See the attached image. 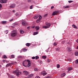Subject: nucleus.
<instances>
[{
	"mask_svg": "<svg viewBox=\"0 0 78 78\" xmlns=\"http://www.w3.org/2000/svg\"><path fill=\"white\" fill-rule=\"evenodd\" d=\"M32 59H35V57H33L32 58Z\"/></svg>",
	"mask_w": 78,
	"mask_h": 78,
	"instance_id": "nucleus-48",
	"label": "nucleus"
},
{
	"mask_svg": "<svg viewBox=\"0 0 78 78\" xmlns=\"http://www.w3.org/2000/svg\"><path fill=\"white\" fill-rule=\"evenodd\" d=\"M7 2V0H1L0 1V3H5Z\"/></svg>",
	"mask_w": 78,
	"mask_h": 78,
	"instance_id": "nucleus-3",
	"label": "nucleus"
},
{
	"mask_svg": "<svg viewBox=\"0 0 78 78\" xmlns=\"http://www.w3.org/2000/svg\"><path fill=\"white\" fill-rule=\"evenodd\" d=\"M7 22L6 21H2L1 22V23H2V24H6V23Z\"/></svg>",
	"mask_w": 78,
	"mask_h": 78,
	"instance_id": "nucleus-12",
	"label": "nucleus"
},
{
	"mask_svg": "<svg viewBox=\"0 0 78 78\" xmlns=\"http://www.w3.org/2000/svg\"><path fill=\"white\" fill-rule=\"evenodd\" d=\"M54 46H56L57 45V44L56 43V42H55L54 43Z\"/></svg>",
	"mask_w": 78,
	"mask_h": 78,
	"instance_id": "nucleus-35",
	"label": "nucleus"
},
{
	"mask_svg": "<svg viewBox=\"0 0 78 78\" xmlns=\"http://www.w3.org/2000/svg\"><path fill=\"white\" fill-rule=\"evenodd\" d=\"M13 20V19H12L11 20H9V22H12Z\"/></svg>",
	"mask_w": 78,
	"mask_h": 78,
	"instance_id": "nucleus-46",
	"label": "nucleus"
},
{
	"mask_svg": "<svg viewBox=\"0 0 78 78\" xmlns=\"http://www.w3.org/2000/svg\"><path fill=\"white\" fill-rule=\"evenodd\" d=\"M68 51H72V48H68Z\"/></svg>",
	"mask_w": 78,
	"mask_h": 78,
	"instance_id": "nucleus-22",
	"label": "nucleus"
},
{
	"mask_svg": "<svg viewBox=\"0 0 78 78\" xmlns=\"http://www.w3.org/2000/svg\"><path fill=\"white\" fill-rule=\"evenodd\" d=\"M66 76V73H64L63 74H62L61 76L62 77V76Z\"/></svg>",
	"mask_w": 78,
	"mask_h": 78,
	"instance_id": "nucleus-28",
	"label": "nucleus"
},
{
	"mask_svg": "<svg viewBox=\"0 0 78 78\" xmlns=\"http://www.w3.org/2000/svg\"><path fill=\"white\" fill-rule=\"evenodd\" d=\"M14 26H12V28H14V27L16 26V23H14Z\"/></svg>",
	"mask_w": 78,
	"mask_h": 78,
	"instance_id": "nucleus-39",
	"label": "nucleus"
},
{
	"mask_svg": "<svg viewBox=\"0 0 78 78\" xmlns=\"http://www.w3.org/2000/svg\"><path fill=\"white\" fill-rule=\"evenodd\" d=\"M72 69H73L72 67L68 68V72H70V70H72Z\"/></svg>",
	"mask_w": 78,
	"mask_h": 78,
	"instance_id": "nucleus-14",
	"label": "nucleus"
},
{
	"mask_svg": "<svg viewBox=\"0 0 78 78\" xmlns=\"http://www.w3.org/2000/svg\"><path fill=\"white\" fill-rule=\"evenodd\" d=\"M41 22V20H39V19H38L37 20V23H39V22Z\"/></svg>",
	"mask_w": 78,
	"mask_h": 78,
	"instance_id": "nucleus-29",
	"label": "nucleus"
},
{
	"mask_svg": "<svg viewBox=\"0 0 78 78\" xmlns=\"http://www.w3.org/2000/svg\"><path fill=\"white\" fill-rule=\"evenodd\" d=\"M77 49H78V46L76 48Z\"/></svg>",
	"mask_w": 78,
	"mask_h": 78,
	"instance_id": "nucleus-59",
	"label": "nucleus"
},
{
	"mask_svg": "<svg viewBox=\"0 0 78 78\" xmlns=\"http://www.w3.org/2000/svg\"><path fill=\"white\" fill-rule=\"evenodd\" d=\"M77 42L78 43V39L77 40Z\"/></svg>",
	"mask_w": 78,
	"mask_h": 78,
	"instance_id": "nucleus-58",
	"label": "nucleus"
},
{
	"mask_svg": "<svg viewBox=\"0 0 78 78\" xmlns=\"http://www.w3.org/2000/svg\"><path fill=\"white\" fill-rule=\"evenodd\" d=\"M26 45L27 47H29L30 45V44L29 43H27L26 44Z\"/></svg>",
	"mask_w": 78,
	"mask_h": 78,
	"instance_id": "nucleus-30",
	"label": "nucleus"
},
{
	"mask_svg": "<svg viewBox=\"0 0 78 78\" xmlns=\"http://www.w3.org/2000/svg\"><path fill=\"white\" fill-rule=\"evenodd\" d=\"M10 65H12V63H8V64H7L6 66V67H9Z\"/></svg>",
	"mask_w": 78,
	"mask_h": 78,
	"instance_id": "nucleus-13",
	"label": "nucleus"
},
{
	"mask_svg": "<svg viewBox=\"0 0 78 78\" xmlns=\"http://www.w3.org/2000/svg\"><path fill=\"white\" fill-rule=\"evenodd\" d=\"M22 58V56H19L18 57V58Z\"/></svg>",
	"mask_w": 78,
	"mask_h": 78,
	"instance_id": "nucleus-41",
	"label": "nucleus"
},
{
	"mask_svg": "<svg viewBox=\"0 0 78 78\" xmlns=\"http://www.w3.org/2000/svg\"><path fill=\"white\" fill-rule=\"evenodd\" d=\"M53 8H54V6H52L51 7V9H53Z\"/></svg>",
	"mask_w": 78,
	"mask_h": 78,
	"instance_id": "nucleus-53",
	"label": "nucleus"
},
{
	"mask_svg": "<svg viewBox=\"0 0 78 78\" xmlns=\"http://www.w3.org/2000/svg\"><path fill=\"white\" fill-rule=\"evenodd\" d=\"M1 10V8H0V11Z\"/></svg>",
	"mask_w": 78,
	"mask_h": 78,
	"instance_id": "nucleus-63",
	"label": "nucleus"
},
{
	"mask_svg": "<svg viewBox=\"0 0 78 78\" xmlns=\"http://www.w3.org/2000/svg\"><path fill=\"white\" fill-rule=\"evenodd\" d=\"M38 18V16L37 15H35L34 17V19H37Z\"/></svg>",
	"mask_w": 78,
	"mask_h": 78,
	"instance_id": "nucleus-20",
	"label": "nucleus"
},
{
	"mask_svg": "<svg viewBox=\"0 0 78 78\" xmlns=\"http://www.w3.org/2000/svg\"><path fill=\"white\" fill-rule=\"evenodd\" d=\"M34 70L35 72H37V71H38L39 69H37V68H36L34 69Z\"/></svg>",
	"mask_w": 78,
	"mask_h": 78,
	"instance_id": "nucleus-21",
	"label": "nucleus"
},
{
	"mask_svg": "<svg viewBox=\"0 0 78 78\" xmlns=\"http://www.w3.org/2000/svg\"><path fill=\"white\" fill-rule=\"evenodd\" d=\"M35 28L37 30V31H38L39 30V27L37 26L35 27Z\"/></svg>",
	"mask_w": 78,
	"mask_h": 78,
	"instance_id": "nucleus-18",
	"label": "nucleus"
},
{
	"mask_svg": "<svg viewBox=\"0 0 78 78\" xmlns=\"http://www.w3.org/2000/svg\"><path fill=\"white\" fill-rule=\"evenodd\" d=\"M63 8H69V5L64 6H63Z\"/></svg>",
	"mask_w": 78,
	"mask_h": 78,
	"instance_id": "nucleus-19",
	"label": "nucleus"
},
{
	"mask_svg": "<svg viewBox=\"0 0 78 78\" xmlns=\"http://www.w3.org/2000/svg\"><path fill=\"white\" fill-rule=\"evenodd\" d=\"M5 34H8V30H6V31H5Z\"/></svg>",
	"mask_w": 78,
	"mask_h": 78,
	"instance_id": "nucleus-36",
	"label": "nucleus"
},
{
	"mask_svg": "<svg viewBox=\"0 0 78 78\" xmlns=\"http://www.w3.org/2000/svg\"><path fill=\"white\" fill-rule=\"evenodd\" d=\"M18 72H19V70H16L14 71L13 72V73H15V74H16V73H17Z\"/></svg>",
	"mask_w": 78,
	"mask_h": 78,
	"instance_id": "nucleus-11",
	"label": "nucleus"
},
{
	"mask_svg": "<svg viewBox=\"0 0 78 78\" xmlns=\"http://www.w3.org/2000/svg\"><path fill=\"white\" fill-rule=\"evenodd\" d=\"M28 62V64L25 66V64H26ZM23 66H25V67H28L31 66V62L29 60H25L23 62Z\"/></svg>",
	"mask_w": 78,
	"mask_h": 78,
	"instance_id": "nucleus-1",
	"label": "nucleus"
},
{
	"mask_svg": "<svg viewBox=\"0 0 78 78\" xmlns=\"http://www.w3.org/2000/svg\"><path fill=\"white\" fill-rule=\"evenodd\" d=\"M58 13V11L54 12L52 13V16H55V15H56Z\"/></svg>",
	"mask_w": 78,
	"mask_h": 78,
	"instance_id": "nucleus-7",
	"label": "nucleus"
},
{
	"mask_svg": "<svg viewBox=\"0 0 78 78\" xmlns=\"http://www.w3.org/2000/svg\"><path fill=\"white\" fill-rule=\"evenodd\" d=\"M22 73V72H19L17 73L16 74L17 75H20Z\"/></svg>",
	"mask_w": 78,
	"mask_h": 78,
	"instance_id": "nucleus-17",
	"label": "nucleus"
},
{
	"mask_svg": "<svg viewBox=\"0 0 78 78\" xmlns=\"http://www.w3.org/2000/svg\"><path fill=\"white\" fill-rule=\"evenodd\" d=\"M76 64H78V59L76 60Z\"/></svg>",
	"mask_w": 78,
	"mask_h": 78,
	"instance_id": "nucleus-37",
	"label": "nucleus"
},
{
	"mask_svg": "<svg viewBox=\"0 0 78 78\" xmlns=\"http://www.w3.org/2000/svg\"><path fill=\"white\" fill-rule=\"evenodd\" d=\"M68 44H69V43H67Z\"/></svg>",
	"mask_w": 78,
	"mask_h": 78,
	"instance_id": "nucleus-62",
	"label": "nucleus"
},
{
	"mask_svg": "<svg viewBox=\"0 0 78 78\" xmlns=\"http://www.w3.org/2000/svg\"><path fill=\"white\" fill-rule=\"evenodd\" d=\"M2 61H3V62H5V61L4 60H2Z\"/></svg>",
	"mask_w": 78,
	"mask_h": 78,
	"instance_id": "nucleus-56",
	"label": "nucleus"
},
{
	"mask_svg": "<svg viewBox=\"0 0 78 78\" xmlns=\"http://www.w3.org/2000/svg\"><path fill=\"white\" fill-rule=\"evenodd\" d=\"M21 52H21V51H20V53H21Z\"/></svg>",
	"mask_w": 78,
	"mask_h": 78,
	"instance_id": "nucleus-64",
	"label": "nucleus"
},
{
	"mask_svg": "<svg viewBox=\"0 0 78 78\" xmlns=\"http://www.w3.org/2000/svg\"><path fill=\"white\" fill-rule=\"evenodd\" d=\"M11 57L12 58H14V57H15V56L14 55H11Z\"/></svg>",
	"mask_w": 78,
	"mask_h": 78,
	"instance_id": "nucleus-27",
	"label": "nucleus"
},
{
	"mask_svg": "<svg viewBox=\"0 0 78 78\" xmlns=\"http://www.w3.org/2000/svg\"><path fill=\"white\" fill-rule=\"evenodd\" d=\"M43 28H49L47 26H44L43 27Z\"/></svg>",
	"mask_w": 78,
	"mask_h": 78,
	"instance_id": "nucleus-31",
	"label": "nucleus"
},
{
	"mask_svg": "<svg viewBox=\"0 0 78 78\" xmlns=\"http://www.w3.org/2000/svg\"><path fill=\"white\" fill-rule=\"evenodd\" d=\"M33 9V6L31 5L30 7V9Z\"/></svg>",
	"mask_w": 78,
	"mask_h": 78,
	"instance_id": "nucleus-45",
	"label": "nucleus"
},
{
	"mask_svg": "<svg viewBox=\"0 0 78 78\" xmlns=\"http://www.w3.org/2000/svg\"><path fill=\"white\" fill-rule=\"evenodd\" d=\"M7 58V57H6V55H4V56H3V58Z\"/></svg>",
	"mask_w": 78,
	"mask_h": 78,
	"instance_id": "nucleus-38",
	"label": "nucleus"
},
{
	"mask_svg": "<svg viewBox=\"0 0 78 78\" xmlns=\"http://www.w3.org/2000/svg\"><path fill=\"white\" fill-rule=\"evenodd\" d=\"M39 19L40 20H41V19H42V16H41V15H39Z\"/></svg>",
	"mask_w": 78,
	"mask_h": 78,
	"instance_id": "nucleus-32",
	"label": "nucleus"
},
{
	"mask_svg": "<svg viewBox=\"0 0 78 78\" xmlns=\"http://www.w3.org/2000/svg\"><path fill=\"white\" fill-rule=\"evenodd\" d=\"M12 12H13L14 13H15V12H16V11L15 10H13L12 11Z\"/></svg>",
	"mask_w": 78,
	"mask_h": 78,
	"instance_id": "nucleus-54",
	"label": "nucleus"
},
{
	"mask_svg": "<svg viewBox=\"0 0 78 78\" xmlns=\"http://www.w3.org/2000/svg\"><path fill=\"white\" fill-rule=\"evenodd\" d=\"M20 34H23L24 33V31L23 30H20Z\"/></svg>",
	"mask_w": 78,
	"mask_h": 78,
	"instance_id": "nucleus-15",
	"label": "nucleus"
},
{
	"mask_svg": "<svg viewBox=\"0 0 78 78\" xmlns=\"http://www.w3.org/2000/svg\"><path fill=\"white\" fill-rule=\"evenodd\" d=\"M72 27L74 28H77V27L74 24L72 25Z\"/></svg>",
	"mask_w": 78,
	"mask_h": 78,
	"instance_id": "nucleus-16",
	"label": "nucleus"
},
{
	"mask_svg": "<svg viewBox=\"0 0 78 78\" xmlns=\"http://www.w3.org/2000/svg\"><path fill=\"white\" fill-rule=\"evenodd\" d=\"M46 25H47L48 27L49 28V27H50L51 26V24H50V23H46Z\"/></svg>",
	"mask_w": 78,
	"mask_h": 78,
	"instance_id": "nucleus-9",
	"label": "nucleus"
},
{
	"mask_svg": "<svg viewBox=\"0 0 78 78\" xmlns=\"http://www.w3.org/2000/svg\"><path fill=\"white\" fill-rule=\"evenodd\" d=\"M58 49V51H59V49Z\"/></svg>",
	"mask_w": 78,
	"mask_h": 78,
	"instance_id": "nucleus-60",
	"label": "nucleus"
},
{
	"mask_svg": "<svg viewBox=\"0 0 78 78\" xmlns=\"http://www.w3.org/2000/svg\"><path fill=\"white\" fill-rule=\"evenodd\" d=\"M0 8H2V5L0 4Z\"/></svg>",
	"mask_w": 78,
	"mask_h": 78,
	"instance_id": "nucleus-52",
	"label": "nucleus"
},
{
	"mask_svg": "<svg viewBox=\"0 0 78 78\" xmlns=\"http://www.w3.org/2000/svg\"><path fill=\"white\" fill-rule=\"evenodd\" d=\"M42 58L43 59H46L47 58V56H43L42 57Z\"/></svg>",
	"mask_w": 78,
	"mask_h": 78,
	"instance_id": "nucleus-25",
	"label": "nucleus"
},
{
	"mask_svg": "<svg viewBox=\"0 0 78 78\" xmlns=\"http://www.w3.org/2000/svg\"><path fill=\"white\" fill-rule=\"evenodd\" d=\"M35 78H40L39 77V76H37L35 77Z\"/></svg>",
	"mask_w": 78,
	"mask_h": 78,
	"instance_id": "nucleus-51",
	"label": "nucleus"
},
{
	"mask_svg": "<svg viewBox=\"0 0 78 78\" xmlns=\"http://www.w3.org/2000/svg\"><path fill=\"white\" fill-rule=\"evenodd\" d=\"M28 2H31V0H28Z\"/></svg>",
	"mask_w": 78,
	"mask_h": 78,
	"instance_id": "nucleus-55",
	"label": "nucleus"
},
{
	"mask_svg": "<svg viewBox=\"0 0 78 78\" xmlns=\"http://www.w3.org/2000/svg\"><path fill=\"white\" fill-rule=\"evenodd\" d=\"M30 27L29 26L27 27V30H30Z\"/></svg>",
	"mask_w": 78,
	"mask_h": 78,
	"instance_id": "nucleus-40",
	"label": "nucleus"
},
{
	"mask_svg": "<svg viewBox=\"0 0 78 78\" xmlns=\"http://www.w3.org/2000/svg\"><path fill=\"white\" fill-rule=\"evenodd\" d=\"M47 61H48V62H50V59H47Z\"/></svg>",
	"mask_w": 78,
	"mask_h": 78,
	"instance_id": "nucleus-42",
	"label": "nucleus"
},
{
	"mask_svg": "<svg viewBox=\"0 0 78 78\" xmlns=\"http://www.w3.org/2000/svg\"><path fill=\"white\" fill-rule=\"evenodd\" d=\"M27 51V49H25V48H24L23 50V52H25V51Z\"/></svg>",
	"mask_w": 78,
	"mask_h": 78,
	"instance_id": "nucleus-23",
	"label": "nucleus"
},
{
	"mask_svg": "<svg viewBox=\"0 0 78 78\" xmlns=\"http://www.w3.org/2000/svg\"><path fill=\"white\" fill-rule=\"evenodd\" d=\"M23 73H24V74L25 75H28L29 74V73L27 71H23Z\"/></svg>",
	"mask_w": 78,
	"mask_h": 78,
	"instance_id": "nucleus-5",
	"label": "nucleus"
},
{
	"mask_svg": "<svg viewBox=\"0 0 78 78\" xmlns=\"http://www.w3.org/2000/svg\"><path fill=\"white\" fill-rule=\"evenodd\" d=\"M41 75H43L44 76H45L47 74V73L45 71H43L41 73Z\"/></svg>",
	"mask_w": 78,
	"mask_h": 78,
	"instance_id": "nucleus-6",
	"label": "nucleus"
},
{
	"mask_svg": "<svg viewBox=\"0 0 78 78\" xmlns=\"http://www.w3.org/2000/svg\"><path fill=\"white\" fill-rule=\"evenodd\" d=\"M22 24L25 26V25H27V24H26V23L25 22V21H22Z\"/></svg>",
	"mask_w": 78,
	"mask_h": 78,
	"instance_id": "nucleus-8",
	"label": "nucleus"
},
{
	"mask_svg": "<svg viewBox=\"0 0 78 78\" xmlns=\"http://www.w3.org/2000/svg\"><path fill=\"white\" fill-rule=\"evenodd\" d=\"M38 33H39V32H38V31L35 32L34 33V35H36V34H38Z\"/></svg>",
	"mask_w": 78,
	"mask_h": 78,
	"instance_id": "nucleus-24",
	"label": "nucleus"
},
{
	"mask_svg": "<svg viewBox=\"0 0 78 78\" xmlns=\"http://www.w3.org/2000/svg\"><path fill=\"white\" fill-rule=\"evenodd\" d=\"M16 4H13L10 6L9 8H15V7H16Z\"/></svg>",
	"mask_w": 78,
	"mask_h": 78,
	"instance_id": "nucleus-4",
	"label": "nucleus"
},
{
	"mask_svg": "<svg viewBox=\"0 0 78 78\" xmlns=\"http://www.w3.org/2000/svg\"><path fill=\"white\" fill-rule=\"evenodd\" d=\"M75 55L76 56H78V51L76 52H75Z\"/></svg>",
	"mask_w": 78,
	"mask_h": 78,
	"instance_id": "nucleus-26",
	"label": "nucleus"
},
{
	"mask_svg": "<svg viewBox=\"0 0 78 78\" xmlns=\"http://www.w3.org/2000/svg\"><path fill=\"white\" fill-rule=\"evenodd\" d=\"M10 78H14V76H10Z\"/></svg>",
	"mask_w": 78,
	"mask_h": 78,
	"instance_id": "nucleus-50",
	"label": "nucleus"
},
{
	"mask_svg": "<svg viewBox=\"0 0 78 78\" xmlns=\"http://www.w3.org/2000/svg\"><path fill=\"white\" fill-rule=\"evenodd\" d=\"M65 41H63L62 42V44H64V43H65Z\"/></svg>",
	"mask_w": 78,
	"mask_h": 78,
	"instance_id": "nucleus-49",
	"label": "nucleus"
},
{
	"mask_svg": "<svg viewBox=\"0 0 78 78\" xmlns=\"http://www.w3.org/2000/svg\"><path fill=\"white\" fill-rule=\"evenodd\" d=\"M11 35L12 37H15L17 36V31L14 30L12 31V33L11 34Z\"/></svg>",
	"mask_w": 78,
	"mask_h": 78,
	"instance_id": "nucleus-2",
	"label": "nucleus"
},
{
	"mask_svg": "<svg viewBox=\"0 0 78 78\" xmlns=\"http://www.w3.org/2000/svg\"><path fill=\"white\" fill-rule=\"evenodd\" d=\"M57 68L59 69V67H60V66H59V65L58 64L57 65Z\"/></svg>",
	"mask_w": 78,
	"mask_h": 78,
	"instance_id": "nucleus-33",
	"label": "nucleus"
},
{
	"mask_svg": "<svg viewBox=\"0 0 78 78\" xmlns=\"http://www.w3.org/2000/svg\"><path fill=\"white\" fill-rule=\"evenodd\" d=\"M48 16V14H46L44 16V17H47V16Z\"/></svg>",
	"mask_w": 78,
	"mask_h": 78,
	"instance_id": "nucleus-47",
	"label": "nucleus"
},
{
	"mask_svg": "<svg viewBox=\"0 0 78 78\" xmlns=\"http://www.w3.org/2000/svg\"><path fill=\"white\" fill-rule=\"evenodd\" d=\"M39 58V56H36V59H38Z\"/></svg>",
	"mask_w": 78,
	"mask_h": 78,
	"instance_id": "nucleus-44",
	"label": "nucleus"
},
{
	"mask_svg": "<svg viewBox=\"0 0 78 78\" xmlns=\"http://www.w3.org/2000/svg\"><path fill=\"white\" fill-rule=\"evenodd\" d=\"M15 15L16 16H19V13H16L15 14Z\"/></svg>",
	"mask_w": 78,
	"mask_h": 78,
	"instance_id": "nucleus-34",
	"label": "nucleus"
},
{
	"mask_svg": "<svg viewBox=\"0 0 78 78\" xmlns=\"http://www.w3.org/2000/svg\"><path fill=\"white\" fill-rule=\"evenodd\" d=\"M34 27H35V26H33L32 27V28H34Z\"/></svg>",
	"mask_w": 78,
	"mask_h": 78,
	"instance_id": "nucleus-57",
	"label": "nucleus"
},
{
	"mask_svg": "<svg viewBox=\"0 0 78 78\" xmlns=\"http://www.w3.org/2000/svg\"><path fill=\"white\" fill-rule=\"evenodd\" d=\"M1 66H2L0 65V67H1Z\"/></svg>",
	"mask_w": 78,
	"mask_h": 78,
	"instance_id": "nucleus-61",
	"label": "nucleus"
},
{
	"mask_svg": "<svg viewBox=\"0 0 78 78\" xmlns=\"http://www.w3.org/2000/svg\"><path fill=\"white\" fill-rule=\"evenodd\" d=\"M33 75H34L33 74H31L28 76V78H32L33 76Z\"/></svg>",
	"mask_w": 78,
	"mask_h": 78,
	"instance_id": "nucleus-10",
	"label": "nucleus"
},
{
	"mask_svg": "<svg viewBox=\"0 0 78 78\" xmlns=\"http://www.w3.org/2000/svg\"><path fill=\"white\" fill-rule=\"evenodd\" d=\"M69 3H71V2H73V1H68Z\"/></svg>",
	"mask_w": 78,
	"mask_h": 78,
	"instance_id": "nucleus-43",
	"label": "nucleus"
}]
</instances>
